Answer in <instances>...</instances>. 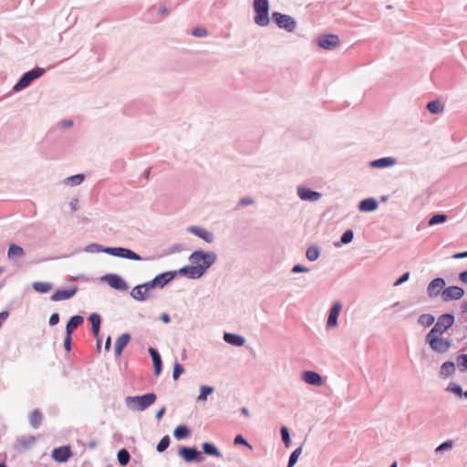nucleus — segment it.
<instances>
[{
    "label": "nucleus",
    "mask_w": 467,
    "mask_h": 467,
    "mask_svg": "<svg viewBox=\"0 0 467 467\" xmlns=\"http://www.w3.org/2000/svg\"><path fill=\"white\" fill-rule=\"evenodd\" d=\"M178 275V271H166L157 275L154 278L157 282L158 288H163L166 285L171 282Z\"/></svg>",
    "instance_id": "412c9836"
},
{
    "label": "nucleus",
    "mask_w": 467,
    "mask_h": 467,
    "mask_svg": "<svg viewBox=\"0 0 467 467\" xmlns=\"http://www.w3.org/2000/svg\"><path fill=\"white\" fill-rule=\"evenodd\" d=\"M410 272H406L404 274H402V275L400 277H399L395 282H394V286H399L400 285H402L403 283L407 282L409 279H410Z\"/></svg>",
    "instance_id": "4d7b16f0"
},
{
    "label": "nucleus",
    "mask_w": 467,
    "mask_h": 467,
    "mask_svg": "<svg viewBox=\"0 0 467 467\" xmlns=\"http://www.w3.org/2000/svg\"><path fill=\"white\" fill-rule=\"evenodd\" d=\"M217 259L218 255L213 251L195 250L189 256L192 265L182 266L179 269V273L189 279H200Z\"/></svg>",
    "instance_id": "f257e3e1"
},
{
    "label": "nucleus",
    "mask_w": 467,
    "mask_h": 467,
    "mask_svg": "<svg viewBox=\"0 0 467 467\" xmlns=\"http://www.w3.org/2000/svg\"><path fill=\"white\" fill-rule=\"evenodd\" d=\"M342 303L340 301H336L333 303L331 308L329 309L328 317L327 320V327L333 328L337 327V319L342 310Z\"/></svg>",
    "instance_id": "dca6fc26"
},
{
    "label": "nucleus",
    "mask_w": 467,
    "mask_h": 467,
    "mask_svg": "<svg viewBox=\"0 0 467 467\" xmlns=\"http://www.w3.org/2000/svg\"><path fill=\"white\" fill-rule=\"evenodd\" d=\"M60 125L62 128L67 129L73 125V121L71 119H64L61 121Z\"/></svg>",
    "instance_id": "338daca9"
},
{
    "label": "nucleus",
    "mask_w": 467,
    "mask_h": 467,
    "mask_svg": "<svg viewBox=\"0 0 467 467\" xmlns=\"http://www.w3.org/2000/svg\"><path fill=\"white\" fill-rule=\"evenodd\" d=\"M17 442L24 449H28L36 442V439L34 436H21V437L17 438Z\"/></svg>",
    "instance_id": "37998d69"
},
{
    "label": "nucleus",
    "mask_w": 467,
    "mask_h": 467,
    "mask_svg": "<svg viewBox=\"0 0 467 467\" xmlns=\"http://www.w3.org/2000/svg\"><path fill=\"white\" fill-rule=\"evenodd\" d=\"M459 280L462 284L467 285V270H464L459 274Z\"/></svg>",
    "instance_id": "0e129e2a"
},
{
    "label": "nucleus",
    "mask_w": 467,
    "mask_h": 467,
    "mask_svg": "<svg viewBox=\"0 0 467 467\" xmlns=\"http://www.w3.org/2000/svg\"><path fill=\"white\" fill-rule=\"evenodd\" d=\"M467 257V251L455 253L451 255L453 259H463Z\"/></svg>",
    "instance_id": "e2e57ef3"
},
{
    "label": "nucleus",
    "mask_w": 467,
    "mask_h": 467,
    "mask_svg": "<svg viewBox=\"0 0 467 467\" xmlns=\"http://www.w3.org/2000/svg\"><path fill=\"white\" fill-rule=\"evenodd\" d=\"M46 70L39 67H35L29 71L25 72L18 81L13 86L12 90L14 92H19L31 85V83L42 77L45 74Z\"/></svg>",
    "instance_id": "39448f33"
},
{
    "label": "nucleus",
    "mask_w": 467,
    "mask_h": 467,
    "mask_svg": "<svg viewBox=\"0 0 467 467\" xmlns=\"http://www.w3.org/2000/svg\"><path fill=\"white\" fill-rule=\"evenodd\" d=\"M63 345L67 352L72 350V334L66 333Z\"/></svg>",
    "instance_id": "864d4df0"
},
{
    "label": "nucleus",
    "mask_w": 467,
    "mask_h": 467,
    "mask_svg": "<svg viewBox=\"0 0 467 467\" xmlns=\"http://www.w3.org/2000/svg\"><path fill=\"white\" fill-rule=\"evenodd\" d=\"M187 232L198 236L208 244H212L215 240L213 233L207 231L202 226L191 225L187 228Z\"/></svg>",
    "instance_id": "2eb2a0df"
},
{
    "label": "nucleus",
    "mask_w": 467,
    "mask_h": 467,
    "mask_svg": "<svg viewBox=\"0 0 467 467\" xmlns=\"http://www.w3.org/2000/svg\"><path fill=\"white\" fill-rule=\"evenodd\" d=\"M84 322V317L80 315L72 316L67 325H66V333L72 334L74 330L79 327Z\"/></svg>",
    "instance_id": "c85d7f7f"
},
{
    "label": "nucleus",
    "mask_w": 467,
    "mask_h": 467,
    "mask_svg": "<svg viewBox=\"0 0 467 467\" xmlns=\"http://www.w3.org/2000/svg\"><path fill=\"white\" fill-rule=\"evenodd\" d=\"M223 340L227 344L234 346V347H242L245 343V338L243 336H241L239 334L229 333V332H225L223 334Z\"/></svg>",
    "instance_id": "bb28decb"
},
{
    "label": "nucleus",
    "mask_w": 467,
    "mask_h": 467,
    "mask_svg": "<svg viewBox=\"0 0 467 467\" xmlns=\"http://www.w3.org/2000/svg\"><path fill=\"white\" fill-rule=\"evenodd\" d=\"M435 321V317L431 314H422L418 319V323L422 327H431Z\"/></svg>",
    "instance_id": "79ce46f5"
},
{
    "label": "nucleus",
    "mask_w": 467,
    "mask_h": 467,
    "mask_svg": "<svg viewBox=\"0 0 467 467\" xmlns=\"http://www.w3.org/2000/svg\"><path fill=\"white\" fill-rule=\"evenodd\" d=\"M214 388L213 386L202 385L200 387V394L197 397L196 400L198 402H204L207 400V397L213 393Z\"/></svg>",
    "instance_id": "72a5a7b5"
},
{
    "label": "nucleus",
    "mask_w": 467,
    "mask_h": 467,
    "mask_svg": "<svg viewBox=\"0 0 467 467\" xmlns=\"http://www.w3.org/2000/svg\"><path fill=\"white\" fill-rule=\"evenodd\" d=\"M143 285V287L145 288L144 290L147 291L148 293L153 289V288H158V285H157V282L155 280V278H153L152 280L150 281H148L146 283H143L141 284Z\"/></svg>",
    "instance_id": "13d9d810"
},
{
    "label": "nucleus",
    "mask_w": 467,
    "mask_h": 467,
    "mask_svg": "<svg viewBox=\"0 0 467 467\" xmlns=\"http://www.w3.org/2000/svg\"><path fill=\"white\" fill-rule=\"evenodd\" d=\"M33 289L40 294H46L52 289V284L48 282H34Z\"/></svg>",
    "instance_id": "e433bc0d"
},
{
    "label": "nucleus",
    "mask_w": 467,
    "mask_h": 467,
    "mask_svg": "<svg viewBox=\"0 0 467 467\" xmlns=\"http://www.w3.org/2000/svg\"><path fill=\"white\" fill-rule=\"evenodd\" d=\"M42 420H43V415H42L41 411L38 409H35L30 414V419H29L30 425L34 429H37L41 425Z\"/></svg>",
    "instance_id": "473e14b6"
},
{
    "label": "nucleus",
    "mask_w": 467,
    "mask_h": 467,
    "mask_svg": "<svg viewBox=\"0 0 467 467\" xmlns=\"http://www.w3.org/2000/svg\"><path fill=\"white\" fill-rule=\"evenodd\" d=\"M59 320H60L59 314L57 312H54L53 314H51L48 323L51 327H53V326L57 325L59 323Z\"/></svg>",
    "instance_id": "bf43d9fd"
},
{
    "label": "nucleus",
    "mask_w": 467,
    "mask_h": 467,
    "mask_svg": "<svg viewBox=\"0 0 467 467\" xmlns=\"http://www.w3.org/2000/svg\"><path fill=\"white\" fill-rule=\"evenodd\" d=\"M446 285V282L442 277H436L430 282L427 287V294L430 298H434L441 296V293Z\"/></svg>",
    "instance_id": "ddd939ff"
},
{
    "label": "nucleus",
    "mask_w": 467,
    "mask_h": 467,
    "mask_svg": "<svg viewBox=\"0 0 467 467\" xmlns=\"http://www.w3.org/2000/svg\"><path fill=\"white\" fill-rule=\"evenodd\" d=\"M144 289L141 284L134 286L130 291V296L137 301H145L149 297V293Z\"/></svg>",
    "instance_id": "c756f323"
},
{
    "label": "nucleus",
    "mask_w": 467,
    "mask_h": 467,
    "mask_svg": "<svg viewBox=\"0 0 467 467\" xmlns=\"http://www.w3.org/2000/svg\"><path fill=\"white\" fill-rule=\"evenodd\" d=\"M354 238V232L350 229L345 231L340 237V243L343 244H348L352 242Z\"/></svg>",
    "instance_id": "09e8293b"
},
{
    "label": "nucleus",
    "mask_w": 467,
    "mask_h": 467,
    "mask_svg": "<svg viewBox=\"0 0 467 467\" xmlns=\"http://www.w3.org/2000/svg\"><path fill=\"white\" fill-rule=\"evenodd\" d=\"M85 180V175L83 173H78L72 176L67 177L65 180V183L70 186H78L83 182Z\"/></svg>",
    "instance_id": "58836bf2"
},
{
    "label": "nucleus",
    "mask_w": 467,
    "mask_h": 467,
    "mask_svg": "<svg viewBox=\"0 0 467 467\" xmlns=\"http://www.w3.org/2000/svg\"><path fill=\"white\" fill-rule=\"evenodd\" d=\"M102 280L118 291H127L129 288L127 282L118 274H108L102 277Z\"/></svg>",
    "instance_id": "9d476101"
},
{
    "label": "nucleus",
    "mask_w": 467,
    "mask_h": 467,
    "mask_svg": "<svg viewBox=\"0 0 467 467\" xmlns=\"http://www.w3.org/2000/svg\"><path fill=\"white\" fill-rule=\"evenodd\" d=\"M78 290L77 286H72L67 289H57L52 294L50 299L55 302L67 300L72 298L77 294Z\"/></svg>",
    "instance_id": "a211bd4d"
},
{
    "label": "nucleus",
    "mask_w": 467,
    "mask_h": 467,
    "mask_svg": "<svg viewBox=\"0 0 467 467\" xmlns=\"http://www.w3.org/2000/svg\"><path fill=\"white\" fill-rule=\"evenodd\" d=\"M297 195L302 201L316 202L321 198V193L310 188L297 187Z\"/></svg>",
    "instance_id": "f3484780"
},
{
    "label": "nucleus",
    "mask_w": 467,
    "mask_h": 467,
    "mask_svg": "<svg viewBox=\"0 0 467 467\" xmlns=\"http://www.w3.org/2000/svg\"><path fill=\"white\" fill-rule=\"evenodd\" d=\"M321 250L317 245H310L306 252V257L307 260L314 262L317 260L320 256Z\"/></svg>",
    "instance_id": "f704fd0d"
},
{
    "label": "nucleus",
    "mask_w": 467,
    "mask_h": 467,
    "mask_svg": "<svg viewBox=\"0 0 467 467\" xmlns=\"http://www.w3.org/2000/svg\"><path fill=\"white\" fill-rule=\"evenodd\" d=\"M234 445H243V446L249 448L250 450L253 448L252 445L247 441V440L242 434H237L234 437Z\"/></svg>",
    "instance_id": "3c124183"
},
{
    "label": "nucleus",
    "mask_w": 467,
    "mask_h": 467,
    "mask_svg": "<svg viewBox=\"0 0 467 467\" xmlns=\"http://www.w3.org/2000/svg\"><path fill=\"white\" fill-rule=\"evenodd\" d=\"M191 430L187 425L180 424L173 431V436L176 440L181 441L189 438Z\"/></svg>",
    "instance_id": "7c9ffc66"
},
{
    "label": "nucleus",
    "mask_w": 467,
    "mask_h": 467,
    "mask_svg": "<svg viewBox=\"0 0 467 467\" xmlns=\"http://www.w3.org/2000/svg\"><path fill=\"white\" fill-rule=\"evenodd\" d=\"M117 459L120 466H126L130 461V454L127 449L122 448L118 451Z\"/></svg>",
    "instance_id": "c9c22d12"
},
{
    "label": "nucleus",
    "mask_w": 467,
    "mask_h": 467,
    "mask_svg": "<svg viewBox=\"0 0 467 467\" xmlns=\"http://www.w3.org/2000/svg\"><path fill=\"white\" fill-rule=\"evenodd\" d=\"M446 390L455 394L458 397L464 396V391L462 390V388L458 383L455 382H450L446 388Z\"/></svg>",
    "instance_id": "c03bdc74"
},
{
    "label": "nucleus",
    "mask_w": 467,
    "mask_h": 467,
    "mask_svg": "<svg viewBox=\"0 0 467 467\" xmlns=\"http://www.w3.org/2000/svg\"><path fill=\"white\" fill-rule=\"evenodd\" d=\"M254 202V200L251 197H243L240 199L238 202V206L244 207L250 204H253Z\"/></svg>",
    "instance_id": "052dcab7"
},
{
    "label": "nucleus",
    "mask_w": 467,
    "mask_h": 467,
    "mask_svg": "<svg viewBox=\"0 0 467 467\" xmlns=\"http://www.w3.org/2000/svg\"><path fill=\"white\" fill-rule=\"evenodd\" d=\"M280 433H281L282 441L284 442L285 446L286 448L289 447L291 444L289 429L285 426H282L280 429Z\"/></svg>",
    "instance_id": "49530a36"
},
{
    "label": "nucleus",
    "mask_w": 467,
    "mask_h": 467,
    "mask_svg": "<svg viewBox=\"0 0 467 467\" xmlns=\"http://www.w3.org/2000/svg\"><path fill=\"white\" fill-rule=\"evenodd\" d=\"M192 34L196 37H203L207 36L208 32L204 27H195Z\"/></svg>",
    "instance_id": "5fc2aeb1"
},
{
    "label": "nucleus",
    "mask_w": 467,
    "mask_h": 467,
    "mask_svg": "<svg viewBox=\"0 0 467 467\" xmlns=\"http://www.w3.org/2000/svg\"><path fill=\"white\" fill-rule=\"evenodd\" d=\"M397 163V159L394 157H382L376 159L369 162V167L374 169H383L394 166Z\"/></svg>",
    "instance_id": "b1692460"
},
{
    "label": "nucleus",
    "mask_w": 467,
    "mask_h": 467,
    "mask_svg": "<svg viewBox=\"0 0 467 467\" xmlns=\"http://www.w3.org/2000/svg\"><path fill=\"white\" fill-rule=\"evenodd\" d=\"M301 453H302V447L300 446V447L296 448V450H294L291 452V454L289 456L288 462H290L291 463L296 464L297 462L298 458H299Z\"/></svg>",
    "instance_id": "603ef678"
},
{
    "label": "nucleus",
    "mask_w": 467,
    "mask_h": 467,
    "mask_svg": "<svg viewBox=\"0 0 467 467\" xmlns=\"http://www.w3.org/2000/svg\"><path fill=\"white\" fill-rule=\"evenodd\" d=\"M291 272L294 274L307 273V272H309V268H307L300 264H297L292 267Z\"/></svg>",
    "instance_id": "6e6d98bb"
},
{
    "label": "nucleus",
    "mask_w": 467,
    "mask_h": 467,
    "mask_svg": "<svg viewBox=\"0 0 467 467\" xmlns=\"http://www.w3.org/2000/svg\"><path fill=\"white\" fill-rule=\"evenodd\" d=\"M425 340L429 344L430 348L437 354L448 352L452 346L451 340L442 337L441 335L437 333L428 332Z\"/></svg>",
    "instance_id": "7ed1b4c3"
},
{
    "label": "nucleus",
    "mask_w": 467,
    "mask_h": 467,
    "mask_svg": "<svg viewBox=\"0 0 467 467\" xmlns=\"http://www.w3.org/2000/svg\"><path fill=\"white\" fill-rule=\"evenodd\" d=\"M88 320L91 325V331L94 336L98 339L97 348L100 349V341L99 339L100 326H101V317L98 313H92L88 317Z\"/></svg>",
    "instance_id": "aec40b11"
},
{
    "label": "nucleus",
    "mask_w": 467,
    "mask_h": 467,
    "mask_svg": "<svg viewBox=\"0 0 467 467\" xmlns=\"http://www.w3.org/2000/svg\"><path fill=\"white\" fill-rule=\"evenodd\" d=\"M106 254L112 255V256L124 258V259H128V260H132V261H141L142 260V257L139 254H137L134 251H132L131 249L126 248V247H120V246L109 247V246H107Z\"/></svg>",
    "instance_id": "1a4fd4ad"
},
{
    "label": "nucleus",
    "mask_w": 467,
    "mask_h": 467,
    "mask_svg": "<svg viewBox=\"0 0 467 467\" xmlns=\"http://www.w3.org/2000/svg\"><path fill=\"white\" fill-rule=\"evenodd\" d=\"M184 372V367L178 361L173 364L172 379L177 380L180 376Z\"/></svg>",
    "instance_id": "de8ad7c7"
},
{
    "label": "nucleus",
    "mask_w": 467,
    "mask_h": 467,
    "mask_svg": "<svg viewBox=\"0 0 467 467\" xmlns=\"http://www.w3.org/2000/svg\"><path fill=\"white\" fill-rule=\"evenodd\" d=\"M302 379L306 383L315 387H320L324 383L322 376L319 373L313 370L304 371L302 373Z\"/></svg>",
    "instance_id": "6ab92c4d"
},
{
    "label": "nucleus",
    "mask_w": 467,
    "mask_h": 467,
    "mask_svg": "<svg viewBox=\"0 0 467 467\" xmlns=\"http://www.w3.org/2000/svg\"><path fill=\"white\" fill-rule=\"evenodd\" d=\"M447 220H448V216L446 214L435 213L429 219L428 224L430 226H433L436 224L443 223L447 222Z\"/></svg>",
    "instance_id": "a19ab883"
},
{
    "label": "nucleus",
    "mask_w": 467,
    "mask_h": 467,
    "mask_svg": "<svg viewBox=\"0 0 467 467\" xmlns=\"http://www.w3.org/2000/svg\"><path fill=\"white\" fill-rule=\"evenodd\" d=\"M358 207L360 212L370 213L378 209L379 202L375 198L368 197L360 201Z\"/></svg>",
    "instance_id": "393cba45"
},
{
    "label": "nucleus",
    "mask_w": 467,
    "mask_h": 467,
    "mask_svg": "<svg viewBox=\"0 0 467 467\" xmlns=\"http://www.w3.org/2000/svg\"><path fill=\"white\" fill-rule=\"evenodd\" d=\"M106 247L97 243H91L88 245H86L83 248V251L86 253H105L106 254Z\"/></svg>",
    "instance_id": "ea45409f"
},
{
    "label": "nucleus",
    "mask_w": 467,
    "mask_h": 467,
    "mask_svg": "<svg viewBox=\"0 0 467 467\" xmlns=\"http://www.w3.org/2000/svg\"><path fill=\"white\" fill-rule=\"evenodd\" d=\"M426 108L431 114H439L443 111V107L441 106L439 99H434L428 102Z\"/></svg>",
    "instance_id": "4c0bfd02"
},
{
    "label": "nucleus",
    "mask_w": 467,
    "mask_h": 467,
    "mask_svg": "<svg viewBox=\"0 0 467 467\" xmlns=\"http://www.w3.org/2000/svg\"><path fill=\"white\" fill-rule=\"evenodd\" d=\"M178 455L185 462H202L204 460L202 453L196 447L182 446L178 450Z\"/></svg>",
    "instance_id": "6e6552de"
},
{
    "label": "nucleus",
    "mask_w": 467,
    "mask_h": 467,
    "mask_svg": "<svg viewBox=\"0 0 467 467\" xmlns=\"http://www.w3.org/2000/svg\"><path fill=\"white\" fill-rule=\"evenodd\" d=\"M170 443H171L170 436L169 435L163 436L161 439V441L158 442V444L156 446V451L158 452L165 451L168 449V447L170 446Z\"/></svg>",
    "instance_id": "a18cd8bd"
},
{
    "label": "nucleus",
    "mask_w": 467,
    "mask_h": 467,
    "mask_svg": "<svg viewBox=\"0 0 467 467\" xmlns=\"http://www.w3.org/2000/svg\"><path fill=\"white\" fill-rule=\"evenodd\" d=\"M272 19L279 28L285 29L289 33L296 29V21L291 16L275 11L272 13Z\"/></svg>",
    "instance_id": "423d86ee"
},
{
    "label": "nucleus",
    "mask_w": 467,
    "mask_h": 467,
    "mask_svg": "<svg viewBox=\"0 0 467 467\" xmlns=\"http://www.w3.org/2000/svg\"><path fill=\"white\" fill-rule=\"evenodd\" d=\"M131 336L129 333H123L121 336H119L116 342L114 347V353L116 358H119L122 355V351L124 348L129 344L130 341Z\"/></svg>",
    "instance_id": "5701e85b"
},
{
    "label": "nucleus",
    "mask_w": 467,
    "mask_h": 467,
    "mask_svg": "<svg viewBox=\"0 0 467 467\" xmlns=\"http://www.w3.org/2000/svg\"><path fill=\"white\" fill-rule=\"evenodd\" d=\"M340 44L338 36L334 34L322 35L317 38V46L326 50H333Z\"/></svg>",
    "instance_id": "9b49d317"
},
{
    "label": "nucleus",
    "mask_w": 467,
    "mask_h": 467,
    "mask_svg": "<svg viewBox=\"0 0 467 467\" xmlns=\"http://www.w3.org/2000/svg\"><path fill=\"white\" fill-rule=\"evenodd\" d=\"M253 8L255 13L254 21L259 26H267L270 23L269 0H254Z\"/></svg>",
    "instance_id": "20e7f679"
},
{
    "label": "nucleus",
    "mask_w": 467,
    "mask_h": 467,
    "mask_svg": "<svg viewBox=\"0 0 467 467\" xmlns=\"http://www.w3.org/2000/svg\"><path fill=\"white\" fill-rule=\"evenodd\" d=\"M202 451H201L203 454L205 455H208V456H213V457H215V458H223V454L221 452V451L216 447L215 444L212 443V442H208V441H205L202 444Z\"/></svg>",
    "instance_id": "cd10ccee"
},
{
    "label": "nucleus",
    "mask_w": 467,
    "mask_h": 467,
    "mask_svg": "<svg viewBox=\"0 0 467 467\" xmlns=\"http://www.w3.org/2000/svg\"><path fill=\"white\" fill-rule=\"evenodd\" d=\"M455 372V365L453 361H445L442 363L440 369V376L446 379Z\"/></svg>",
    "instance_id": "2f4dec72"
},
{
    "label": "nucleus",
    "mask_w": 467,
    "mask_h": 467,
    "mask_svg": "<svg viewBox=\"0 0 467 467\" xmlns=\"http://www.w3.org/2000/svg\"><path fill=\"white\" fill-rule=\"evenodd\" d=\"M464 296V289L458 285L444 287L441 298L444 302L459 300Z\"/></svg>",
    "instance_id": "f8f14e48"
},
{
    "label": "nucleus",
    "mask_w": 467,
    "mask_h": 467,
    "mask_svg": "<svg viewBox=\"0 0 467 467\" xmlns=\"http://www.w3.org/2000/svg\"><path fill=\"white\" fill-rule=\"evenodd\" d=\"M148 352L152 359L154 375L158 377L162 371V359L159 351L152 347H150Z\"/></svg>",
    "instance_id": "4be33fe9"
},
{
    "label": "nucleus",
    "mask_w": 467,
    "mask_h": 467,
    "mask_svg": "<svg viewBox=\"0 0 467 467\" xmlns=\"http://www.w3.org/2000/svg\"><path fill=\"white\" fill-rule=\"evenodd\" d=\"M156 394L150 392L140 396H128L125 400V403L133 410L143 411L152 405L156 401Z\"/></svg>",
    "instance_id": "f03ea898"
},
{
    "label": "nucleus",
    "mask_w": 467,
    "mask_h": 467,
    "mask_svg": "<svg viewBox=\"0 0 467 467\" xmlns=\"http://www.w3.org/2000/svg\"><path fill=\"white\" fill-rule=\"evenodd\" d=\"M72 456V451L70 446L63 445L57 448H55L51 452V457L57 462H67L69 458Z\"/></svg>",
    "instance_id": "4468645a"
},
{
    "label": "nucleus",
    "mask_w": 467,
    "mask_h": 467,
    "mask_svg": "<svg viewBox=\"0 0 467 467\" xmlns=\"http://www.w3.org/2000/svg\"><path fill=\"white\" fill-rule=\"evenodd\" d=\"M455 321V317L451 313H445L438 317L437 322L429 332L437 333L440 335L444 334L451 328Z\"/></svg>",
    "instance_id": "0eeeda50"
},
{
    "label": "nucleus",
    "mask_w": 467,
    "mask_h": 467,
    "mask_svg": "<svg viewBox=\"0 0 467 467\" xmlns=\"http://www.w3.org/2000/svg\"><path fill=\"white\" fill-rule=\"evenodd\" d=\"M160 319L163 322V323H169L171 321V317L168 313H162L160 317Z\"/></svg>",
    "instance_id": "774afa93"
},
{
    "label": "nucleus",
    "mask_w": 467,
    "mask_h": 467,
    "mask_svg": "<svg viewBox=\"0 0 467 467\" xmlns=\"http://www.w3.org/2000/svg\"><path fill=\"white\" fill-rule=\"evenodd\" d=\"M25 255L23 247L16 244H10L7 250V258L11 261H16Z\"/></svg>",
    "instance_id": "a878e982"
},
{
    "label": "nucleus",
    "mask_w": 467,
    "mask_h": 467,
    "mask_svg": "<svg viewBox=\"0 0 467 467\" xmlns=\"http://www.w3.org/2000/svg\"><path fill=\"white\" fill-rule=\"evenodd\" d=\"M165 411H166V408L165 407H161L157 412H156V415H155V418L160 420L163 415L165 414Z\"/></svg>",
    "instance_id": "69168bd1"
},
{
    "label": "nucleus",
    "mask_w": 467,
    "mask_h": 467,
    "mask_svg": "<svg viewBox=\"0 0 467 467\" xmlns=\"http://www.w3.org/2000/svg\"><path fill=\"white\" fill-rule=\"evenodd\" d=\"M459 366H462L463 369L467 370V354H461L458 356Z\"/></svg>",
    "instance_id": "680f3d73"
},
{
    "label": "nucleus",
    "mask_w": 467,
    "mask_h": 467,
    "mask_svg": "<svg viewBox=\"0 0 467 467\" xmlns=\"http://www.w3.org/2000/svg\"><path fill=\"white\" fill-rule=\"evenodd\" d=\"M453 446V441L452 440H447L445 441H443L442 443H441L436 449H435V452L436 453H441V452H443L444 451H447V450H451Z\"/></svg>",
    "instance_id": "8fccbe9b"
}]
</instances>
